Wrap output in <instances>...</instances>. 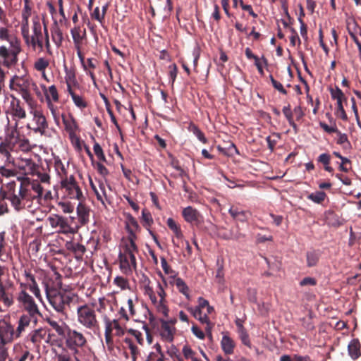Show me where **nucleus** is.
I'll return each mask as SVG.
<instances>
[{"label": "nucleus", "mask_w": 361, "mask_h": 361, "mask_svg": "<svg viewBox=\"0 0 361 361\" xmlns=\"http://www.w3.org/2000/svg\"><path fill=\"white\" fill-rule=\"evenodd\" d=\"M44 191L38 180L25 177L22 179L18 192H16L15 189L9 190L5 198L10 201L12 207L17 212L24 209L30 210L32 209L34 201L41 204L42 200L44 202L52 200L51 192L46 190L44 192Z\"/></svg>", "instance_id": "1"}, {"label": "nucleus", "mask_w": 361, "mask_h": 361, "mask_svg": "<svg viewBox=\"0 0 361 361\" xmlns=\"http://www.w3.org/2000/svg\"><path fill=\"white\" fill-rule=\"evenodd\" d=\"M0 40L9 43V47L0 46V59H2L1 66L11 68L18 63V55L22 51L20 41L17 37L11 35L8 29L5 27H0Z\"/></svg>", "instance_id": "2"}, {"label": "nucleus", "mask_w": 361, "mask_h": 361, "mask_svg": "<svg viewBox=\"0 0 361 361\" xmlns=\"http://www.w3.org/2000/svg\"><path fill=\"white\" fill-rule=\"evenodd\" d=\"M44 284L47 298L49 305L60 314L61 317L67 318L68 308L71 302L73 300V296L67 293H61L54 288L49 287L47 283H44Z\"/></svg>", "instance_id": "3"}, {"label": "nucleus", "mask_w": 361, "mask_h": 361, "mask_svg": "<svg viewBox=\"0 0 361 361\" xmlns=\"http://www.w3.org/2000/svg\"><path fill=\"white\" fill-rule=\"evenodd\" d=\"M17 338L14 326L9 321V317L0 319V361L8 358V345L11 344Z\"/></svg>", "instance_id": "4"}, {"label": "nucleus", "mask_w": 361, "mask_h": 361, "mask_svg": "<svg viewBox=\"0 0 361 361\" xmlns=\"http://www.w3.org/2000/svg\"><path fill=\"white\" fill-rule=\"evenodd\" d=\"M78 322L85 328L96 332L99 329V322L94 305L85 304L77 308Z\"/></svg>", "instance_id": "5"}, {"label": "nucleus", "mask_w": 361, "mask_h": 361, "mask_svg": "<svg viewBox=\"0 0 361 361\" xmlns=\"http://www.w3.org/2000/svg\"><path fill=\"white\" fill-rule=\"evenodd\" d=\"M4 276H9L8 268L0 264V302H2L4 307L8 309L15 302L13 294L15 286L10 279H8L4 284L2 280Z\"/></svg>", "instance_id": "6"}, {"label": "nucleus", "mask_w": 361, "mask_h": 361, "mask_svg": "<svg viewBox=\"0 0 361 361\" xmlns=\"http://www.w3.org/2000/svg\"><path fill=\"white\" fill-rule=\"evenodd\" d=\"M65 345L73 353H78V351L84 349L87 345V339L83 334L75 329H68L65 336Z\"/></svg>", "instance_id": "7"}, {"label": "nucleus", "mask_w": 361, "mask_h": 361, "mask_svg": "<svg viewBox=\"0 0 361 361\" xmlns=\"http://www.w3.org/2000/svg\"><path fill=\"white\" fill-rule=\"evenodd\" d=\"M32 23V35L30 37L28 27L27 34L25 35L23 32H22L23 37L25 39V43L27 45L31 46L34 50H35L37 47L40 50H42L44 47V37L42 32V25L37 16L33 18Z\"/></svg>", "instance_id": "8"}, {"label": "nucleus", "mask_w": 361, "mask_h": 361, "mask_svg": "<svg viewBox=\"0 0 361 361\" xmlns=\"http://www.w3.org/2000/svg\"><path fill=\"white\" fill-rule=\"evenodd\" d=\"M137 251H133L129 248H123V252L118 254L119 268L121 272L126 275H130L133 270L137 269V261L135 254Z\"/></svg>", "instance_id": "9"}, {"label": "nucleus", "mask_w": 361, "mask_h": 361, "mask_svg": "<svg viewBox=\"0 0 361 361\" xmlns=\"http://www.w3.org/2000/svg\"><path fill=\"white\" fill-rule=\"evenodd\" d=\"M193 317L198 319L202 324H212L208 314H211L214 312V308L211 306L209 301L202 297L198 298V305L194 308H190Z\"/></svg>", "instance_id": "10"}, {"label": "nucleus", "mask_w": 361, "mask_h": 361, "mask_svg": "<svg viewBox=\"0 0 361 361\" xmlns=\"http://www.w3.org/2000/svg\"><path fill=\"white\" fill-rule=\"evenodd\" d=\"M61 187L64 195L70 199H75L80 201L83 199L82 192L73 175L62 178Z\"/></svg>", "instance_id": "11"}, {"label": "nucleus", "mask_w": 361, "mask_h": 361, "mask_svg": "<svg viewBox=\"0 0 361 361\" xmlns=\"http://www.w3.org/2000/svg\"><path fill=\"white\" fill-rule=\"evenodd\" d=\"M31 114H32V122L27 124V128L35 133L45 135L49 126L45 116L42 111L38 109L31 111Z\"/></svg>", "instance_id": "12"}, {"label": "nucleus", "mask_w": 361, "mask_h": 361, "mask_svg": "<svg viewBox=\"0 0 361 361\" xmlns=\"http://www.w3.org/2000/svg\"><path fill=\"white\" fill-rule=\"evenodd\" d=\"M30 82L28 80L23 78L16 77L11 82L10 87L12 90L17 91L22 96L23 99L29 105H32L34 102L33 97L30 92Z\"/></svg>", "instance_id": "13"}, {"label": "nucleus", "mask_w": 361, "mask_h": 361, "mask_svg": "<svg viewBox=\"0 0 361 361\" xmlns=\"http://www.w3.org/2000/svg\"><path fill=\"white\" fill-rule=\"evenodd\" d=\"M20 306L31 316L40 314V312L34 298L25 290H20L16 297Z\"/></svg>", "instance_id": "14"}, {"label": "nucleus", "mask_w": 361, "mask_h": 361, "mask_svg": "<svg viewBox=\"0 0 361 361\" xmlns=\"http://www.w3.org/2000/svg\"><path fill=\"white\" fill-rule=\"evenodd\" d=\"M47 221L52 228L56 230L59 233H74V229L71 227L70 220L58 214L50 215Z\"/></svg>", "instance_id": "15"}, {"label": "nucleus", "mask_w": 361, "mask_h": 361, "mask_svg": "<svg viewBox=\"0 0 361 361\" xmlns=\"http://www.w3.org/2000/svg\"><path fill=\"white\" fill-rule=\"evenodd\" d=\"M182 216L186 222L197 227H199L204 220L200 212L191 206H188L183 209Z\"/></svg>", "instance_id": "16"}, {"label": "nucleus", "mask_w": 361, "mask_h": 361, "mask_svg": "<svg viewBox=\"0 0 361 361\" xmlns=\"http://www.w3.org/2000/svg\"><path fill=\"white\" fill-rule=\"evenodd\" d=\"M66 318L61 317L59 321L55 320L52 317H47L44 321L54 330L57 336L64 338L67 334L69 326L63 321Z\"/></svg>", "instance_id": "17"}, {"label": "nucleus", "mask_w": 361, "mask_h": 361, "mask_svg": "<svg viewBox=\"0 0 361 361\" xmlns=\"http://www.w3.org/2000/svg\"><path fill=\"white\" fill-rule=\"evenodd\" d=\"M157 293L159 297V300H157V304H154V306L158 312L162 314L165 317H168L169 310L166 305V293L165 292L164 286L159 282H158L157 284Z\"/></svg>", "instance_id": "18"}, {"label": "nucleus", "mask_w": 361, "mask_h": 361, "mask_svg": "<svg viewBox=\"0 0 361 361\" xmlns=\"http://www.w3.org/2000/svg\"><path fill=\"white\" fill-rule=\"evenodd\" d=\"M9 112L14 119H23L25 118L27 116L24 108V103L13 96L11 97Z\"/></svg>", "instance_id": "19"}, {"label": "nucleus", "mask_w": 361, "mask_h": 361, "mask_svg": "<svg viewBox=\"0 0 361 361\" xmlns=\"http://www.w3.org/2000/svg\"><path fill=\"white\" fill-rule=\"evenodd\" d=\"M228 213L235 221L243 223L247 221L249 217L251 216L250 212L242 209L239 204L231 205L228 209Z\"/></svg>", "instance_id": "20"}, {"label": "nucleus", "mask_w": 361, "mask_h": 361, "mask_svg": "<svg viewBox=\"0 0 361 361\" xmlns=\"http://www.w3.org/2000/svg\"><path fill=\"white\" fill-rule=\"evenodd\" d=\"M176 320L166 321L161 319V338L168 342H171L173 340L174 329L170 325L174 324Z\"/></svg>", "instance_id": "21"}, {"label": "nucleus", "mask_w": 361, "mask_h": 361, "mask_svg": "<svg viewBox=\"0 0 361 361\" xmlns=\"http://www.w3.org/2000/svg\"><path fill=\"white\" fill-rule=\"evenodd\" d=\"M221 348L226 355H232L234 353L236 344L234 340L229 336L228 332L222 333Z\"/></svg>", "instance_id": "22"}, {"label": "nucleus", "mask_w": 361, "mask_h": 361, "mask_svg": "<svg viewBox=\"0 0 361 361\" xmlns=\"http://www.w3.org/2000/svg\"><path fill=\"white\" fill-rule=\"evenodd\" d=\"M32 319H34L35 322H37L36 316H31L30 314H23L20 317L18 321V326L15 330L17 334V338H20L23 332L25 331V329L29 326Z\"/></svg>", "instance_id": "23"}, {"label": "nucleus", "mask_w": 361, "mask_h": 361, "mask_svg": "<svg viewBox=\"0 0 361 361\" xmlns=\"http://www.w3.org/2000/svg\"><path fill=\"white\" fill-rule=\"evenodd\" d=\"M65 247L67 250L73 253L75 257L78 259H82L86 251V248L83 245L73 241H67Z\"/></svg>", "instance_id": "24"}, {"label": "nucleus", "mask_w": 361, "mask_h": 361, "mask_svg": "<svg viewBox=\"0 0 361 361\" xmlns=\"http://www.w3.org/2000/svg\"><path fill=\"white\" fill-rule=\"evenodd\" d=\"M32 15L31 4H24L22 10V26L21 31L24 34H27V27H29V18Z\"/></svg>", "instance_id": "25"}, {"label": "nucleus", "mask_w": 361, "mask_h": 361, "mask_svg": "<svg viewBox=\"0 0 361 361\" xmlns=\"http://www.w3.org/2000/svg\"><path fill=\"white\" fill-rule=\"evenodd\" d=\"M106 327L110 329L111 334H113V331L114 330V334L117 336H121L125 334V330L120 324L118 319L110 320L109 319H106L105 321V328Z\"/></svg>", "instance_id": "26"}, {"label": "nucleus", "mask_w": 361, "mask_h": 361, "mask_svg": "<svg viewBox=\"0 0 361 361\" xmlns=\"http://www.w3.org/2000/svg\"><path fill=\"white\" fill-rule=\"evenodd\" d=\"M347 29L350 37L353 39L356 45L360 44L361 42V29L357 23L355 21H353L352 24L348 23Z\"/></svg>", "instance_id": "27"}, {"label": "nucleus", "mask_w": 361, "mask_h": 361, "mask_svg": "<svg viewBox=\"0 0 361 361\" xmlns=\"http://www.w3.org/2000/svg\"><path fill=\"white\" fill-rule=\"evenodd\" d=\"M322 252L319 250H310L306 252L307 266L308 267H313L317 265Z\"/></svg>", "instance_id": "28"}, {"label": "nucleus", "mask_w": 361, "mask_h": 361, "mask_svg": "<svg viewBox=\"0 0 361 361\" xmlns=\"http://www.w3.org/2000/svg\"><path fill=\"white\" fill-rule=\"evenodd\" d=\"M77 214L81 225L84 226L89 222L90 209L81 202L77 207Z\"/></svg>", "instance_id": "29"}, {"label": "nucleus", "mask_w": 361, "mask_h": 361, "mask_svg": "<svg viewBox=\"0 0 361 361\" xmlns=\"http://www.w3.org/2000/svg\"><path fill=\"white\" fill-rule=\"evenodd\" d=\"M48 331H49V330L42 328L35 329L29 334V339L33 343H40V341L44 338ZM51 336H54V334L49 332V337H51Z\"/></svg>", "instance_id": "30"}, {"label": "nucleus", "mask_w": 361, "mask_h": 361, "mask_svg": "<svg viewBox=\"0 0 361 361\" xmlns=\"http://www.w3.org/2000/svg\"><path fill=\"white\" fill-rule=\"evenodd\" d=\"M173 281H170L171 284H174L178 291L184 295L188 300L190 299L189 288L181 278H176V276H171Z\"/></svg>", "instance_id": "31"}, {"label": "nucleus", "mask_w": 361, "mask_h": 361, "mask_svg": "<svg viewBox=\"0 0 361 361\" xmlns=\"http://www.w3.org/2000/svg\"><path fill=\"white\" fill-rule=\"evenodd\" d=\"M62 118L66 130L69 133L71 137L74 135L78 129V125L75 119L71 115H70L68 118L65 116H62Z\"/></svg>", "instance_id": "32"}, {"label": "nucleus", "mask_w": 361, "mask_h": 361, "mask_svg": "<svg viewBox=\"0 0 361 361\" xmlns=\"http://www.w3.org/2000/svg\"><path fill=\"white\" fill-rule=\"evenodd\" d=\"M349 355L353 360L357 359L360 353V343L358 339H353L348 345Z\"/></svg>", "instance_id": "33"}, {"label": "nucleus", "mask_w": 361, "mask_h": 361, "mask_svg": "<svg viewBox=\"0 0 361 361\" xmlns=\"http://www.w3.org/2000/svg\"><path fill=\"white\" fill-rule=\"evenodd\" d=\"M73 355L75 361H95V356L90 350L82 349L78 353H73Z\"/></svg>", "instance_id": "34"}, {"label": "nucleus", "mask_w": 361, "mask_h": 361, "mask_svg": "<svg viewBox=\"0 0 361 361\" xmlns=\"http://www.w3.org/2000/svg\"><path fill=\"white\" fill-rule=\"evenodd\" d=\"M144 294L149 297L153 305L154 304H157V298L153 288L150 286V280L148 278L146 279L144 281Z\"/></svg>", "instance_id": "35"}, {"label": "nucleus", "mask_w": 361, "mask_h": 361, "mask_svg": "<svg viewBox=\"0 0 361 361\" xmlns=\"http://www.w3.org/2000/svg\"><path fill=\"white\" fill-rule=\"evenodd\" d=\"M71 33L73 39L75 47L81 46L82 40L86 35V31L84 30L83 34H81V29L79 26L75 27L71 30Z\"/></svg>", "instance_id": "36"}, {"label": "nucleus", "mask_w": 361, "mask_h": 361, "mask_svg": "<svg viewBox=\"0 0 361 361\" xmlns=\"http://www.w3.org/2000/svg\"><path fill=\"white\" fill-rule=\"evenodd\" d=\"M166 224L177 238L181 239L183 237L180 226L173 219L169 218L166 221Z\"/></svg>", "instance_id": "37"}, {"label": "nucleus", "mask_w": 361, "mask_h": 361, "mask_svg": "<svg viewBox=\"0 0 361 361\" xmlns=\"http://www.w3.org/2000/svg\"><path fill=\"white\" fill-rule=\"evenodd\" d=\"M126 228L127 232H140V227L137 221V220L130 214H128L127 216Z\"/></svg>", "instance_id": "38"}, {"label": "nucleus", "mask_w": 361, "mask_h": 361, "mask_svg": "<svg viewBox=\"0 0 361 361\" xmlns=\"http://www.w3.org/2000/svg\"><path fill=\"white\" fill-rule=\"evenodd\" d=\"M137 232H128L127 242L124 244L123 248H129L133 251L138 252V247L135 243Z\"/></svg>", "instance_id": "39"}, {"label": "nucleus", "mask_w": 361, "mask_h": 361, "mask_svg": "<svg viewBox=\"0 0 361 361\" xmlns=\"http://www.w3.org/2000/svg\"><path fill=\"white\" fill-rule=\"evenodd\" d=\"M188 130L190 132L192 133L197 137V139L202 143L205 144L207 142V139L204 136V133L195 123H190L188 128Z\"/></svg>", "instance_id": "40"}, {"label": "nucleus", "mask_w": 361, "mask_h": 361, "mask_svg": "<svg viewBox=\"0 0 361 361\" xmlns=\"http://www.w3.org/2000/svg\"><path fill=\"white\" fill-rule=\"evenodd\" d=\"M124 342L128 345V348L130 350L132 361H136L138 355H140V350L137 346L133 342L130 338H126Z\"/></svg>", "instance_id": "41"}, {"label": "nucleus", "mask_w": 361, "mask_h": 361, "mask_svg": "<svg viewBox=\"0 0 361 361\" xmlns=\"http://www.w3.org/2000/svg\"><path fill=\"white\" fill-rule=\"evenodd\" d=\"M327 197L326 194L324 191H316L307 195V199L316 204H321Z\"/></svg>", "instance_id": "42"}, {"label": "nucleus", "mask_w": 361, "mask_h": 361, "mask_svg": "<svg viewBox=\"0 0 361 361\" xmlns=\"http://www.w3.org/2000/svg\"><path fill=\"white\" fill-rule=\"evenodd\" d=\"M45 97L47 102L53 101L54 102H59V96L58 93V90L55 85H51L48 87L47 92H45Z\"/></svg>", "instance_id": "43"}, {"label": "nucleus", "mask_w": 361, "mask_h": 361, "mask_svg": "<svg viewBox=\"0 0 361 361\" xmlns=\"http://www.w3.org/2000/svg\"><path fill=\"white\" fill-rule=\"evenodd\" d=\"M282 111L285 117L288 120L289 125L293 128L295 131H297L298 126L293 121V115L290 108V105L288 104L287 106H283Z\"/></svg>", "instance_id": "44"}, {"label": "nucleus", "mask_w": 361, "mask_h": 361, "mask_svg": "<svg viewBox=\"0 0 361 361\" xmlns=\"http://www.w3.org/2000/svg\"><path fill=\"white\" fill-rule=\"evenodd\" d=\"M28 284V289L35 295V296L41 299V293L38 284L35 280V277H32L29 281H27Z\"/></svg>", "instance_id": "45"}, {"label": "nucleus", "mask_w": 361, "mask_h": 361, "mask_svg": "<svg viewBox=\"0 0 361 361\" xmlns=\"http://www.w3.org/2000/svg\"><path fill=\"white\" fill-rule=\"evenodd\" d=\"M72 99L75 105L80 109H85L87 106V102L82 96L77 94H72Z\"/></svg>", "instance_id": "46"}, {"label": "nucleus", "mask_w": 361, "mask_h": 361, "mask_svg": "<svg viewBox=\"0 0 361 361\" xmlns=\"http://www.w3.org/2000/svg\"><path fill=\"white\" fill-rule=\"evenodd\" d=\"M142 220L144 227L149 230V227L153 224V219L150 212L146 209H144L142 212Z\"/></svg>", "instance_id": "47"}, {"label": "nucleus", "mask_w": 361, "mask_h": 361, "mask_svg": "<svg viewBox=\"0 0 361 361\" xmlns=\"http://www.w3.org/2000/svg\"><path fill=\"white\" fill-rule=\"evenodd\" d=\"M329 92L333 99H344V101L346 102L347 99L344 93L338 87L336 86L335 88L331 87Z\"/></svg>", "instance_id": "48"}, {"label": "nucleus", "mask_w": 361, "mask_h": 361, "mask_svg": "<svg viewBox=\"0 0 361 361\" xmlns=\"http://www.w3.org/2000/svg\"><path fill=\"white\" fill-rule=\"evenodd\" d=\"M238 333L242 343L249 348H251V342L245 328H240V329L238 331Z\"/></svg>", "instance_id": "49"}, {"label": "nucleus", "mask_w": 361, "mask_h": 361, "mask_svg": "<svg viewBox=\"0 0 361 361\" xmlns=\"http://www.w3.org/2000/svg\"><path fill=\"white\" fill-rule=\"evenodd\" d=\"M55 169L58 173V174L60 176L61 179L62 180V178H65L67 176L66 169L62 163V161L60 159H56L54 162Z\"/></svg>", "instance_id": "50"}, {"label": "nucleus", "mask_w": 361, "mask_h": 361, "mask_svg": "<svg viewBox=\"0 0 361 361\" xmlns=\"http://www.w3.org/2000/svg\"><path fill=\"white\" fill-rule=\"evenodd\" d=\"M49 64L48 60L44 58H39L35 61L34 67L37 71L44 72Z\"/></svg>", "instance_id": "51"}, {"label": "nucleus", "mask_w": 361, "mask_h": 361, "mask_svg": "<svg viewBox=\"0 0 361 361\" xmlns=\"http://www.w3.org/2000/svg\"><path fill=\"white\" fill-rule=\"evenodd\" d=\"M269 78L274 89L278 90L281 94L283 95H286L288 94V92L283 87V85L280 82L275 80L272 75H269Z\"/></svg>", "instance_id": "52"}, {"label": "nucleus", "mask_w": 361, "mask_h": 361, "mask_svg": "<svg viewBox=\"0 0 361 361\" xmlns=\"http://www.w3.org/2000/svg\"><path fill=\"white\" fill-rule=\"evenodd\" d=\"M169 77L172 85H173L178 74V67L175 63L169 66Z\"/></svg>", "instance_id": "53"}, {"label": "nucleus", "mask_w": 361, "mask_h": 361, "mask_svg": "<svg viewBox=\"0 0 361 361\" xmlns=\"http://www.w3.org/2000/svg\"><path fill=\"white\" fill-rule=\"evenodd\" d=\"M51 36L53 40L57 44H60L63 39V33L59 27L56 26L51 30Z\"/></svg>", "instance_id": "54"}, {"label": "nucleus", "mask_w": 361, "mask_h": 361, "mask_svg": "<svg viewBox=\"0 0 361 361\" xmlns=\"http://www.w3.org/2000/svg\"><path fill=\"white\" fill-rule=\"evenodd\" d=\"M93 149H94V152L95 155L97 156V157L98 158V159H99L100 161H106L105 155L103 152V149L98 142H94Z\"/></svg>", "instance_id": "55"}, {"label": "nucleus", "mask_w": 361, "mask_h": 361, "mask_svg": "<svg viewBox=\"0 0 361 361\" xmlns=\"http://www.w3.org/2000/svg\"><path fill=\"white\" fill-rule=\"evenodd\" d=\"M56 357L57 361H75L74 357H72L66 350L56 354Z\"/></svg>", "instance_id": "56"}, {"label": "nucleus", "mask_w": 361, "mask_h": 361, "mask_svg": "<svg viewBox=\"0 0 361 361\" xmlns=\"http://www.w3.org/2000/svg\"><path fill=\"white\" fill-rule=\"evenodd\" d=\"M104 337L108 348L112 349L114 347L113 334L110 333V329H109V327L105 328Z\"/></svg>", "instance_id": "57"}, {"label": "nucleus", "mask_w": 361, "mask_h": 361, "mask_svg": "<svg viewBox=\"0 0 361 361\" xmlns=\"http://www.w3.org/2000/svg\"><path fill=\"white\" fill-rule=\"evenodd\" d=\"M114 283L121 289H126L128 286V280L123 276H116L114 280Z\"/></svg>", "instance_id": "58"}, {"label": "nucleus", "mask_w": 361, "mask_h": 361, "mask_svg": "<svg viewBox=\"0 0 361 361\" xmlns=\"http://www.w3.org/2000/svg\"><path fill=\"white\" fill-rule=\"evenodd\" d=\"M0 154H1L4 157L6 158V161L10 162V159L11 157V153L8 149V145L5 142H1L0 144Z\"/></svg>", "instance_id": "59"}, {"label": "nucleus", "mask_w": 361, "mask_h": 361, "mask_svg": "<svg viewBox=\"0 0 361 361\" xmlns=\"http://www.w3.org/2000/svg\"><path fill=\"white\" fill-rule=\"evenodd\" d=\"M128 332L135 338L139 344L142 345L144 339L140 331L136 329H130L128 330Z\"/></svg>", "instance_id": "60"}, {"label": "nucleus", "mask_w": 361, "mask_h": 361, "mask_svg": "<svg viewBox=\"0 0 361 361\" xmlns=\"http://www.w3.org/2000/svg\"><path fill=\"white\" fill-rule=\"evenodd\" d=\"M273 137H275L276 138H273L271 136H268L266 139V140L267 142L268 147L271 152H273L274 150V148L277 143L278 139L279 138V136L277 134L274 135Z\"/></svg>", "instance_id": "61"}, {"label": "nucleus", "mask_w": 361, "mask_h": 361, "mask_svg": "<svg viewBox=\"0 0 361 361\" xmlns=\"http://www.w3.org/2000/svg\"><path fill=\"white\" fill-rule=\"evenodd\" d=\"M90 16L92 19L99 21L100 23H102L104 20V14L100 13L99 7H96Z\"/></svg>", "instance_id": "62"}, {"label": "nucleus", "mask_w": 361, "mask_h": 361, "mask_svg": "<svg viewBox=\"0 0 361 361\" xmlns=\"http://www.w3.org/2000/svg\"><path fill=\"white\" fill-rule=\"evenodd\" d=\"M11 255L10 253V250H7L6 245L1 248L0 250V259L2 262H7L9 259H11Z\"/></svg>", "instance_id": "63"}, {"label": "nucleus", "mask_w": 361, "mask_h": 361, "mask_svg": "<svg viewBox=\"0 0 361 361\" xmlns=\"http://www.w3.org/2000/svg\"><path fill=\"white\" fill-rule=\"evenodd\" d=\"M65 80L66 84H73L76 85V78L75 73L73 71H68L66 72V76H65Z\"/></svg>", "instance_id": "64"}]
</instances>
